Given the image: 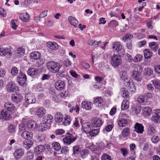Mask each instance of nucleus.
<instances>
[{
  "label": "nucleus",
  "instance_id": "nucleus-47",
  "mask_svg": "<svg viewBox=\"0 0 160 160\" xmlns=\"http://www.w3.org/2000/svg\"><path fill=\"white\" fill-rule=\"evenodd\" d=\"M73 153L72 155H76L80 151V148L78 146H76L73 147Z\"/></svg>",
  "mask_w": 160,
  "mask_h": 160
},
{
  "label": "nucleus",
  "instance_id": "nucleus-63",
  "mask_svg": "<svg viewBox=\"0 0 160 160\" xmlns=\"http://www.w3.org/2000/svg\"><path fill=\"white\" fill-rule=\"evenodd\" d=\"M48 11H44L41 12L39 15L38 18H44L47 15Z\"/></svg>",
  "mask_w": 160,
  "mask_h": 160
},
{
  "label": "nucleus",
  "instance_id": "nucleus-58",
  "mask_svg": "<svg viewBox=\"0 0 160 160\" xmlns=\"http://www.w3.org/2000/svg\"><path fill=\"white\" fill-rule=\"evenodd\" d=\"M64 65L67 67L70 66L71 62L68 59L66 58L63 62Z\"/></svg>",
  "mask_w": 160,
  "mask_h": 160
},
{
  "label": "nucleus",
  "instance_id": "nucleus-20",
  "mask_svg": "<svg viewBox=\"0 0 160 160\" xmlns=\"http://www.w3.org/2000/svg\"><path fill=\"white\" fill-rule=\"evenodd\" d=\"M22 143L23 147L27 150L30 149L33 144L32 142L30 140H24Z\"/></svg>",
  "mask_w": 160,
  "mask_h": 160
},
{
  "label": "nucleus",
  "instance_id": "nucleus-36",
  "mask_svg": "<svg viewBox=\"0 0 160 160\" xmlns=\"http://www.w3.org/2000/svg\"><path fill=\"white\" fill-rule=\"evenodd\" d=\"M52 148L55 151H58L60 150L61 147L60 144L57 142H54L52 144Z\"/></svg>",
  "mask_w": 160,
  "mask_h": 160
},
{
  "label": "nucleus",
  "instance_id": "nucleus-35",
  "mask_svg": "<svg viewBox=\"0 0 160 160\" xmlns=\"http://www.w3.org/2000/svg\"><path fill=\"white\" fill-rule=\"evenodd\" d=\"M142 111L143 114L146 116L150 115L152 113V109L148 107L143 108Z\"/></svg>",
  "mask_w": 160,
  "mask_h": 160
},
{
  "label": "nucleus",
  "instance_id": "nucleus-59",
  "mask_svg": "<svg viewBox=\"0 0 160 160\" xmlns=\"http://www.w3.org/2000/svg\"><path fill=\"white\" fill-rule=\"evenodd\" d=\"M8 131L10 132L14 133L15 132V126L13 125H10L8 127Z\"/></svg>",
  "mask_w": 160,
  "mask_h": 160
},
{
  "label": "nucleus",
  "instance_id": "nucleus-51",
  "mask_svg": "<svg viewBox=\"0 0 160 160\" xmlns=\"http://www.w3.org/2000/svg\"><path fill=\"white\" fill-rule=\"evenodd\" d=\"M101 160H111V158L108 154L104 153L101 157Z\"/></svg>",
  "mask_w": 160,
  "mask_h": 160
},
{
  "label": "nucleus",
  "instance_id": "nucleus-39",
  "mask_svg": "<svg viewBox=\"0 0 160 160\" xmlns=\"http://www.w3.org/2000/svg\"><path fill=\"white\" fill-rule=\"evenodd\" d=\"M118 123L119 126L124 127L128 125V121L125 119L121 118L118 121Z\"/></svg>",
  "mask_w": 160,
  "mask_h": 160
},
{
  "label": "nucleus",
  "instance_id": "nucleus-16",
  "mask_svg": "<svg viewBox=\"0 0 160 160\" xmlns=\"http://www.w3.org/2000/svg\"><path fill=\"white\" fill-rule=\"evenodd\" d=\"M21 135L23 138L27 140H30L32 138L33 134L31 132L25 131L22 133Z\"/></svg>",
  "mask_w": 160,
  "mask_h": 160
},
{
  "label": "nucleus",
  "instance_id": "nucleus-43",
  "mask_svg": "<svg viewBox=\"0 0 160 160\" xmlns=\"http://www.w3.org/2000/svg\"><path fill=\"white\" fill-rule=\"evenodd\" d=\"M121 91V94L123 97L128 98L129 97L128 92L126 88H122Z\"/></svg>",
  "mask_w": 160,
  "mask_h": 160
},
{
  "label": "nucleus",
  "instance_id": "nucleus-52",
  "mask_svg": "<svg viewBox=\"0 0 160 160\" xmlns=\"http://www.w3.org/2000/svg\"><path fill=\"white\" fill-rule=\"evenodd\" d=\"M109 25L111 27L115 28L118 25V22L116 21L112 20L109 23Z\"/></svg>",
  "mask_w": 160,
  "mask_h": 160
},
{
  "label": "nucleus",
  "instance_id": "nucleus-26",
  "mask_svg": "<svg viewBox=\"0 0 160 160\" xmlns=\"http://www.w3.org/2000/svg\"><path fill=\"white\" fill-rule=\"evenodd\" d=\"M102 124V122L99 118H96L94 119L92 122V125L94 127H99Z\"/></svg>",
  "mask_w": 160,
  "mask_h": 160
},
{
  "label": "nucleus",
  "instance_id": "nucleus-24",
  "mask_svg": "<svg viewBox=\"0 0 160 160\" xmlns=\"http://www.w3.org/2000/svg\"><path fill=\"white\" fill-rule=\"evenodd\" d=\"M45 149V148L43 145H39L35 148L34 153L36 154H40L43 152Z\"/></svg>",
  "mask_w": 160,
  "mask_h": 160
},
{
  "label": "nucleus",
  "instance_id": "nucleus-48",
  "mask_svg": "<svg viewBox=\"0 0 160 160\" xmlns=\"http://www.w3.org/2000/svg\"><path fill=\"white\" fill-rule=\"evenodd\" d=\"M18 69L16 67L12 68L11 71V74L13 76H16L18 73Z\"/></svg>",
  "mask_w": 160,
  "mask_h": 160
},
{
  "label": "nucleus",
  "instance_id": "nucleus-46",
  "mask_svg": "<svg viewBox=\"0 0 160 160\" xmlns=\"http://www.w3.org/2000/svg\"><path fill=\"white\" fill-rule=\"evenodd\" d=\"M99 131V129H94L90 130L88 133L90 136L92 137H94L97 135Z\"/></svg>",
  "mask_w": 160,
  "mask_h": 160
},
{
  "label": "nucleus",
  "instance_id": "nucleus-25",
  "mask_svg": "<svg viewBox=\"0 0 160 160\" xmlns=\"http://www.w3.org/2000/svg\"><path fill=\"white\" fill-rule=\"evenodd\" d=\"M82 128L83 131L86 133H88L91 129L90 123L88 122L83 123L82 124Z\"/></svg>",
  "mask_w": 160,
  "mask_h": 160
},
{
  "label": "nucleus",
  "instance_id": "nucleus-49",
  "mask_svg": "<svg viewBox=\"0 0 160 160\" xmlns=\"http://www.w3.org/2000/svg\"><path fill=\"white\" fill-rule=\"evenodd\" d=\"M145 98L142 96H140L138 98V100L139 103L144 104V102H146V100L145 101Z\"/></svg>",
  "mask_w": 160,
  "mask_h": 160
},
{
  "label": "nucleus",
  "instance_id": "nucleus-15",
  "mask_svg": "<svg viewBox=\"0 0 160 160\" xmlns=\"http://www.w3.org/2000/svg\"><path fill=\"white\" fill-rule=\"evenodd\" d=\"M42 122L50 125L53 120V117L51 115L47 114L42 118Z\"/></svg>",
  "mask_w": 160,
  "mask_h": 160
},
{
  "label": "nucleus",
  "instance_id": "nucleus-12",
  "mask_svg": "<svg viewBox=\"0 0 160 160\" xmlns=\"http://www.w3.org/2000/svg\"><path fill=\"white\" fill-rule=\"evenodd\" d=\"M65 84L64 82L62 80H58L55 83V87L57 90H61L65 88Z\"/></svg>",
  "mask_w": 160,
  "mask_h": 160
},
{
  "label": "nucleus",
  "instance_id": "nucleus-61",
  "mask_svg": "<svg viewBox=\"0 0 160 160\" xmlns=\"http://www.w3.org/2000/svg\"><path fill=\"white\" fill-rule=\"evenodd\" d=\"M69 72L70 75L72 77L75 78H77L78 77V75L75 71L73 70H70Z\"/></svg>",
  "mask_w": 160,
  "mask_h": 160
},
{
  "label": "nucleus",
  "instance_id": "nucleus-50",
  "mask_svg": "<svg viewBox=\"0 0 160 160\" xmlns=\"http://www.w3.org/2000/svg\"><path fill=\"white\" fill-rule=\"evenodd\" d=\"M88 150L87 149H84L80 152V154L82 158H84L88 154Z\"/></svg>",
  "mask_w": 160,
  "mask_h": 160
},
{
  "label": "nucleus",
  "instance_id": "nucleus-32",
  "mask_svg": "<svg viewBox=\"0 0 160 160\" xmlns=\"http://www.w3.org/2000/svg\"><path fill=\"white\" fill-rule=\"evenodd\" d=\"M40 53L37 51L34 52L30 54V56L31 58L35 59H38L40 57Z\"/></svg>",
  "mask_w": 160,
  "mask_h": 160
},
{
  "label": "nucleus",
  "instance_id": "nucleus-40",
  "mask_svg": "<svg viewBox=\"0 0 160 160\" xmlns=\"http://www.w3.org/2000/svg\"><path fill=\"white\" fill-rule=\"evenodd\" d=\"M70 118V116L67 115H66L64 117V121L62 122L63 124L65 126L69 125L71 121Z\"/></svg>",
  "mask_w": 160,
  "mask_h": 160
},
{
  "label": "nucleus",
  "instance_id": "nucleus-18",
  "mask_svg": "<svg viewBox=\"0 0 160 160\" xmlns=\"http://www.w3.org/2000/svg\"><path fill=\"white\" fill-rule=\"evenodd\" d=\"M134 128L135 131L138 133H142L144 131V127L142 124L140 123H136Z\"/></svg>",
  "mask_w": 160,
  "mask_h": 160
},
{
  "label": "nucleus",
  "instance_id": "nucleus-33",
  "mask_svg": "<svg viewBox=\"0 0 160 160\" xmlns=\"http://www.w3.org/2000/svg\"><path fill=\"white\" fill-rule=\"evenodd\" d=\"M47 46L52 50L57 49L58 47V44L55 42H49L47 44Z\"/></svg>",
  "mask_w": 160,
  "mask_h": 160
},
{
  "label": "nucleus",
  "instance_id": "nucleus-14",
  "mask_svg": "<svg viewBox=\"0 0 160 160\" xmlns=\"http://www.w3.org/2000/svg\"><path fill=\"white\" fill-rule=\"evenodd\" d=\"M23 98L22 95L19 93L12 95V100L14 102L18 103L21 102Z\"/></svg>",
  "mask_w": 160,
  "mask_h": 160
},
{
  "label": "nucleus",
  "instance_id": "nucleus-13",
  "mask_svg": "<svg viewBox=\"0 0 160 160\" xmlns=\"http://www.w3.org/2000/svg\"><path fill=\"white\" fill-rule=\"evenodd\" d=\"M25 50L24 48H19L15 51L14 54L15 58H18L23 56L24 54Z\"/></svg>",
  "mask_w": 160,
  "mask_h": 160
},
{
  "label": "nucleus",
  "instance_id": "nucleus-56",
  "mask_svg": "<svg viewBox=\"0 0 160 160\" xmlns=\"http://www.w3.org/2000/svg\"><path fill=\"white\" fill-rule=\"evenodd\" d=\"M142 57V56L141 55L137 54L136 55L134 59V60L136 62L140 61Z\"/></svg>",
  "mask_w": 160,
  "mask_h": 160
},
{
  "label": "nucleus",
  "instance_id": "nucleus-62",
  "mask_svg": "<svg viewBox=\"0 0 160 160\" xmlns=\"http://www.w3.org/2000/svg\"><path fill=\"white\" fill-rule=\"evenodd\" d=\"M121 151L123 155L124 156H126L128 154L127 149L126 148H121Z\"/></svg>",
  "mask_w": 160,
  "mask_h": 160
},
{
  "label": "nucleus",
  "instance_id": "nucleus-41",
  "mask_svg": "<svg viewBox=\"0 0 160 160\" xmlns=\"http://www.w3.org/2000/svg\"><path fill=\"white\" fill-rule=\"evenodd\" d=\"M152 82L156 89H160V80L155 79L152 81Z\"/></svg>",
  "mask_w": 160,
  "mask_h": 160
},
{
  "label": "nucleus",
  "instance_id": "nucleus-55",
  "mask_svg": "<svg viewBox=\"0 0 160 160\" xmlns=\"http://www.w3.org/2000/svg\"><path fill=\"white\" fill-rule=\"evenodd\" d=\"M129 89L130 91L132 92H134L136 91V88L135 86V84L133 82H132V84L129 87Z\"/></svg>",
  "mask_w": 160,
  "mask_h": 160
},
{
  "label": "nucleus",
  "instance_id": "nucleus-22",
  "mask_svg": "<svg viewBox=\"0 0 160 160\" xmlns=\"http://www.w3.org/2000/svg\"><path fill=\"white\" fill-rule=\"evenodd\" d=\"M46 113V110L43 108L41 107L38 108L36 111V114L40 118H41L44 116Z\"/></svg>",
  "mask_w": 160,
  "mask_h": 160
},
{
  "label": "nucleus",
  "instance_id": "nucleus-57",
  "mask_svg": "<svg viewBox=\"0 0 160 160\" xmlns=\"http://www.w3.org/2000/svg\"><path fill=\"white\" fill-rule=\"evenodd\" d=\"M151 140L152 142L156 143L160 141V138L157 136H154L152 138Z\"/></svg>",
  "mask_w": 160,
  "mask_h": 160
},
{
  "label": "nucleus",
  "instance_id": "nucleus-54",
  "mask_svg": "<svg viewBox=\"0 0 160 160\" xmlns=\"http://www.w3.org/2000/svg\"><path fill=\"white\" fill-rule=\"evenodd\" d=\"M69 152V150L68 147L66 146H63L61 150V153L66 154Z\"/></svg>",
  "mask_w": 160,
  "mask_h": 160
},
{
  "label": "nucleus",
  "instance_id": "nucleus-30",
  "mask_svg": "<svg viewBox=\"0 0 160 160\" xmlns=\"http://www.w3.org/2000/svg\"><path fill=\"white\" fill-rule=\"evenodd\" d=\"M92 103L87 101H83L82 103V108L87 110L90 109L91 108Z\"/></svg>",
  "mask_w": 160,
  "mask_h": 160
},
{
  "label": "nucleus",
  "instance_id": "nucleus-27",
  "mask_svg": "<svg viewBox=\"0 0 160 160\" xmlns=\"http://www.w3.org/2000/svg\"><path fill=\"white\" fill-rule=\"evenodd\" d=\"M29 75L31 76L35 75L38 73V70L37 69L34 68H30L27 71Z\"/></svg>",
  "mask_w": 160,
  "mask_h": 160
},
{
  "label": "nucleus",
  "instance_id": "nucleus-34",
  "mask_svg": "<svg viewBox=\"0 0 160 160\" xmlns=\"http://www.w3.org/2000/svg\"><path fill=\"white\" fill-rule=\"evenodd\" d=\"M129 102L127 100H123L121 105V109L122 110H125L128 109L129 107Z\"/></svg>",
  "mask_w": 160,
  "mask_h": 160
},
{
  "label": "nucleus",
  "instance_id": "nucleus-53",
  "mask_svg": "<svg viewBox=\"0 0 160 160\" xmlns=\"http://www.w3.org/2000/svg\"><path fill=\"white\" fill-rule=\"evenodd\" d=\"M34 157V154L32 152L29 151L27 153V160H31Z\"/></svg>",
  "mask_w": 160,
  "mask_h": 160
},
{
  "label": "nucleus",
  "instance_id": "nucleus-37",
  "mask_svg": "<svg viewBox=\"0 0 160 160\" xmlns=\"http://www.w3.org/2000/svg\"><path fill=\"white\" fill-rule=\"evenodd\" d=\"M121 79L124 81L128 80V75L125 71H122L120 72L119 73Z\"/></svg>",
  "mask_w": 160,
  "mask_h": 160
},
{
  "label": "nucleus",
  "instance_id": "nucleus-2",
  "mask_svg": "<svg viewBox=\"0 0 160 160\" xmlns=\"http://www.w3.org/2000/svg\"><path fill=\"white\" fill-rule=\"evenodd\" d=\"M47 67L48 69L52 73L58 72L61 68L60 63L52 61L47 63Z\"/></svg>",
  "mask_w": 160,
  "mask_h": 160
},
{
  "label": "nucleus",
  "instance_id": "nucleus-38",
  "mask_svg": "<svg viewBox=\"0 0 160 160\" xmlns=\"http://www.w3.org/2000/svg\"><path fill=\"white\" fill-rule=\"evenodd\" d=\"M149 46L151 49L154 52H155L158 48V45L155 42H152L149 44Z\"/></svg>",
  "mask_w": 160,
  "mask_h": 160
},
{
  "label": "nucleus",
  "instance_id": "nucleus-64",
  "mask_svg": "<svg viewBox=\"0 0 160 160\" xmlns=\"http://www.w3.org/2000/svg\"><path fill=\"white\" fill-rule=\"evenodd\" d=\"M154 70L157 73H160V65H155L154 67Z\"/></svg>",
  "mask_w": 160,
  "mask_h": 160
},
{
  "label": "nucleus",
  "instance_id": "nucleus-60",
  "mask_svg": "<svg viewBox=\"0 0 160 160\" xmlns=\"http://www.w3.org/2000/svg\"><path fill=\"white\" fill-rule=\"evenodd\" d=\"M141 109L140 107L136 106L133 108V110L134 111L135 114H138L140 112Z\"/></svg>",
  "mask_w": 160,
  "mask_h": 160
},
{
  "label": "nucleus",
  "instance_id": "nucleus-9",
  "mask_svg": "<svg viewBox=\"0 0 160 160\" xmlns=\"http://www.w3.org/2000/svg\"><path fill=\"white\" fill-rule=\"evenodd\" d=\"M6 88L8 92H13L16 91L18 88L14 82H10L7 84Z\"/></svg>",
  "mask_w": 160,
  "mask_h": 160
},
{
  "label": "nucleus",
  "instance_id": "nucleus-4",
  "mask_svg": "<svg viewBox=\"0 0 160 160\" xmlns=\"http://www.w3.org/2000/svg\"><path fill=\"white\" fill-rule=\"evenodd\" d=\"M111 63L113 67H117L120 65L122 62V59L120 56L114 55L111 57Z\"/></svg>",
  "mask_w": 160,
  "mask_h": 160
},
{
  "label": "nucleus",
  "instance_id": "nucleus-7",
  "mask_svg": "<svg viewBox=\"0 0 160 160\" xmlns=\"http://www.w3.org/2000/svg\"><path fill=\"white\" fill-rule=\"evenodd\" d=\"M25 100L27 103L30 104L35 103L36 101V99L33 93H29L26 95Z\"/></svg>",
  "mask_w": 160,
  "mask_h": 160
},
{
  "label": "nucleus",
  "instance_id": "nucleus-23",
  "mask_svg": "<svg viewBox=\"0 0 160 160\" xmlns=\"http://www.w3.org/2000/svg\"><path fill=\"white\" fill-rule=\"evenodd\" d=\"M19 18L25 22H27L29 20V15L26 12L21 13L19 15Z\"/></svg>",
  "mask_w": 160,
  "mask_h": 160
},
{
  "label": "nucleus",
  "instance_id": "nucleus-6",
  "mask_svg": "<svg viewBox=\"0 0 160 160\" xmlns=\"http://www.w3.org/2000/svg\"><path fill=\"white\" fill-rule=\"evenodd\" d=\"M151 119L156 124L160 122V109H158L153 113Z\"/></svg>",
  "mask_w": 160,
  "mask_h": 160
},
{
  "label": "nucleus",
  "instance_id": "nucleus-19",
  "mask_svg": "<svg viewBox=\"0 0 160 160\" xmlns=\"http://www.w3.org/2000/svg\"><path fill=\"white\" fill-rule=\"evenodd\" d=\"M122 48L120 43L118 42H114L112 44V48L113 50L116 52H118Z\"/></svg>",
  "mask_w": 160,
  "mask_h": 160
},
{
  "label": "nucleus",
  "instance_id": "nucleus-11",
  "mask_svg": "<svg viewBox=\"0 0 160 160\" xmlns=\"http://www.w3.org/2000/svg\"><path fill=\"white\" fill-rule=\"evenodd\" d=\"M24 154V150L21 149H16L13 153V156L14 158H16V160H18V159L21 157Z\"/></svg>",
  "mask_w": 160,
  "mask_h": 160
},
{
  "label": "nucleus",
  "instance_id": "nucleus-31",
  "mask_svg": "<svg viewBox=\"0 0 160 160\" xmlns=\"http://www.w3.org/2000/svg\"><path fill=\"white\" fill-rule=\"evenodd\" d=\"M156 132V129L152 126L150 125L148 126L147 129V134L152 136Z\"/></svg>",
  "mask_w": 160,
  "mask_h": 160
},
{
  "label": "nucleus",
  "instance_id": "nucleus-29",
  "mask_svg": "<svg viewBox=\"0 0 160 160\" xmlns=\"http://www.w3.org/2000/svg\"><path fill=\"white\" fill-rule=\"evenodd\" d=\"M63 118V115L60 112H57L55 115V120L56 122H60L62 121Z\"/></svg>",
  "mask_w": 160,
  "mask_h": 160
},
{
  "label": "nucleus",
  "instance_id": "nucleus-3",
  "mask_svg": "<svg viewBox=\"0 0 160 160\" xmlns=\"http://www.w3.org/2000/svg\"><path fill=\"white\" fill-rule=\"evenodd\" d=\"M62 139L64 144L68 145L76 140L77 138L70 133H67Z\"/></svg>",
  "mask_w": 160,
  "mask_h": 160
},
{
  "label": "nucleus",
  "instance_id": "nucleus-5",
  "mask_svg": "<svg viewBox=\"0 0 160 160\" xmlns=\"http://www.w3.org/2000/svg\"><path fill=\"white\" fill-rule=\"evenodd\" d=\"M26 80L27 77L25 74L21 72L19 73L18 76L17 77V82L20 86H25Z\"/></svg>",
  "mask_w": 160,
  "mask_h": 160
},
{
  "label": "nucleus",
  "instance_id": "nucleus-42",
  "mask_svg": "<svg viewBox=\"0 0 160 160\" xmlns=\"http://www.w3.org/2000/svg\"><path fill=\"white\" fill-rule=\"evenodd\" d=\"M144 56L145 58H150L152 56V53L149 49H146L144 51Z\"/></svg>",
  "mask_w": 160,
  "mask_h": 160
},
{
  "label": "nucleus",
  "instance_id": "nucleus-21",
  "mask_svg": "<svg viewBox=\"0 0 160 160\" xmlns=\"http://www.w3.org/2000/svg\"><path fill=\"white\" fill-rule=\"evenodd\" d=\"M8 54L10 55L11 54V50L10 48H2L0 49V55L1 56H5Z\"/></svg>",
  "mask_w": 160,
  "mask_h": 160
},
{
  "label": "nucleus",
  "instance_id": "nucleus-17",
  "mask_svg": "<svg viewBox=\"0 0 160 160\" xmlns=\"http://www.w3.org/2000/svg\"><path fill=\"white\" fill-rule=\"evenodd\" d=\"M26 126L27 128L30 130H33L38 127V125L36 122L30 120L27 122Z\"/></svg>",
  "mask_w": 160,
  "mask_h": 160
},
{
  "label": "nucleus",
  "instance_id": "nucleus-45",
  "mask_svg": "<svg viewBox=\"0 0 160 160\" xmlns=\"http://www.w3.org/2000/svg\"><path fill=\"white\" fill-rule=\"evenodd\" d=\"M48 124L43 122L41 124L40 128L42 131H44L47 130L49 128Z\"/></svg>",
  "mask_w": 160,
  "mask_h": 160
},
{
  "label": "nucleus",
  "instance_id": "nucleus-28",
  "mask_svg": "<svg viewBox=\"0 0 160 160\" xmlns=\"http://www.w3.org/2000/svg\"><path fill=\"white\" fill-rule=\"evenodd\" d=\"M68 20L70 24L73 25L75 28L77 27V24L78 22L72 16H69L68 17Z\"/></svg>",
  "mask_w": 160,
  "mask_h": 160
},
{
  "label": "nucleus",
  "instance_id": "nucleus-10",
  "mask_svg": "<svg viewBox=\"0 0 160 160\" xmlns=\"http://www.w3.org/2000/svg\"><path fill=\"white\" fill-rule=\"evenodd\" d=\"M4 107L5 110H7L8 112H12L16 109V108L14 105L10 102H5L4 105Z\"/></svg>",
  "mask_w": 160,
  "mask_h": 160
},
{
  "label": "nucleus",
  "instance_id": "nucleus-44",
  "mask_svg": "<svg viewBox=\"0 0 160 160\" xmlns=\"http://www.w3.org/2000/svg\"><path fill=\"white\" fill-rule=\"evenodd\" d=\"M129 132L130 130L129 128H125L122 131V135L123 137L126 138L128 136Z\"/></svg>",
  "mask_w": 160,
  "mask_h": 160
},
{
  "label": "nucleus",
  "instance_id": "nucleus-8",
  "mask_svg": "<svg viewBox=\"0 0 160 160\" xmlns=\"http://www.w3.org/2000/svg\"><path fill=\"white\" fill-rule=\"evenodd\" d=\"M12 118L10 113L5 110H2L0 113V119L8 120Z\"/></svg>",
  "mask_w": 160,
  "mask_h": 160
},
{
  "label": "nucleus",
  "instance_id": "nucleus-1",
  "mask_svg": "<svg viewBox=\"0 0 160 160\" xmlns=\"http://www.w3.org/2000/svg\"><path fill=\"white\" fill-rule=\"evenodd\" d=\"M142 70L140 66L138 65H134V69L133 70L132 73V78L138 81L142 80L141 73Z\"/></svg>",
  "mask_w": 160,
  "mask_h": 160
}]
</instances>
